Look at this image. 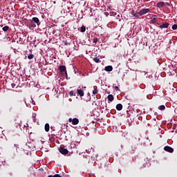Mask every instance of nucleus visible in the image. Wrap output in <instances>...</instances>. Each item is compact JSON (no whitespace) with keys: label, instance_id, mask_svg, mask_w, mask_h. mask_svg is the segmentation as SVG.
<instances>
[{"label":"nucleus","instance_id":"nucleus-1","mask_svg":"<svg viewBox=\"0 0 177 177\" xmlns=\"http://www.w3.org/2000/svg\"><path fill=\"white\" fill-rule=\"evenodd\" d=\"M30 27H33V28H35L37 27V26H39V24H41V22H39V19H38V17L32 18V19H30Z\"/></svg>","mask_w":177,"mask_h":177},{"label":"nucleus","instance_id":"nucleus-2","mask_svg":"<svg viewBox=\"0 0 177 177\" xmlns=\"http://www.w3.org/2000/svg\"><path fill=\"white\" fill-rule=\"evenodd\" d=\"M68 122H72V125H78V124L80 123V120H78V118H75L73 119L70 118L68 119Z\"/></svg>","mask_w":177,"mask_h":177},{"label":"nucleus","instance_id":"nucleus-3","mask_svg":"<svg viewBox=\"0 0 177 177\" xmlns=\"http://www.w3.org/2000/svg\"><path fill=\"white\" fill-rule=\"evenodd\" d=\"M150 12L149 8H144L139 11L140 16H143V15H147Z\"/></svg>","mask_w":177,"mask_h":177},{"label":"nucleus","instance_id":"nucleus-4","mask_svg":"<svg viewBox=\"0 0 177 177\" xmlns=\"http://www.w3.org/2000/svg\"><path fill=\"white\" fill-rule=\"evenodd\" d=\"M59 151L61 153V154H63L64 156H66V154H68V150L67 149L59 147Z\"/></svg>","mask_w":177,"mask_h":177},{"label":"nucleus","instance_id":"nucleus-5","mask_svg":"<svg viewBox=\"0 0 177 177\" xmlns=\"http://www.w3.org/2000/svg\"><path fill=\"white\" fill-rule=\"evenodd\" d=\"M165 151H167V153H172L174 151V148L169 147V146H165L164 147Z\"/></svg>","mask_w":177,"mask_h":177},{"label":"nucleus","instance_id":"nucleus-6","mask_svg":"<svg viewBox=\"0 0 177 177\" xmlns=\"http://www.w3.org/2000/svg\"><path fill=\"white\" fill-rule=\"evenodd\" d=\"M169 27V23L163 22L162 25L160 26V28H168Z\"/></svg>","mask_w":177,"mask_h":177},{"label":"nucleus","instance_id":"nucleus-7","mask_svg":"<svg viewBox=\"0 0 177 177\" xmlns=\"http://www.w3.org/2000/svg\"><path fill=\"white\" fill-rule=\"evenodd\" d=\"M131 15L133 16V17H140V14H139V12H136L135 10H132L131 12Z\"/></svg>","mask_w":177,"mask_h":177},{"label":"nucleus","instance_id":"nucleus-8","mask_svg":"<svg viewBox=\"0 0 177 177\" xmlns=\"http://www.w3.org/2000/svg\"><path fill=\"white\" fill-rule=\"evenodd\" d=\"M156 6H157L158 8H164V6H165V3H164L163 1L158 2V3L156 4Z\"/></svg>","mask_w":177,"mask_h":177},{"label":"nucleus","instance_id":"nucleus-9","mask_svg":"<svg viewBox=\"0 0 177 177\" xmlns=\"http://www.w3.org/2000/svg\"><path fill=\"white\" fill-rule=\"evenodd\" d=\"M104 70H105V71H108V72L113 71V66H107L105 67Z\"/></svg>","mask_w":177,"mask_h":177},{"label":"nucleus","instance_id":"nucleus-10","mask_svg":"<svg viewBox=\"0 0 177 177\" xmlns=\"http://www.w3.org/2000/svg\"><path fill=\"white\" fill-rule=\"evenodd\" d=\"M59 71H60L61 73H64V71H65L66 73H67V71H66V66H59Z\"/></svg>","mask_w":177,"mask_h":177},{"label":"nucleus","instance_id":"nucleus-11","mask_svg":"<svg viewBox=\"0 0 177 177\" xmlns=\"http://www.w3.org/2000/svg\"><path fill=\"white\" fill-rule=\"evenodd\" d=\"M116 109L118 111H121V110H122V104H118L116 105Z\"/></svg>","mask_w":177,"mask_h":177},{"label":"nucleus","instance_id":"nucleus-12","mask_svg":"<svg viewBox=\"0 0 177 177\" xmlns=\"http://www.w3.org/2000/svg\"><path fill=\"white\" fill-rule=\"evenodd\" d=\"M77 94L80 95L81 97L84 96V93L82 91V89H77Z\"/></svg>","mask_w":177,"mask_h":177},{"label":"nucleus","instance_id":"nucleus-13","mask_svg":"<svg viewBox=\"0 0 177 177\" xmlns=\"http://www.w3.org/2000/svg\"><path fill=\"white\" fill-rule=\"evenodd\" d=\"M107 99L109 102H113L114 100V96L113 95H109Z\"/></svg>","mask_w":177,"mask_h":177},{"label":"nucleus","instance_id":"nucleus-14","mask_svg":"<svg viewBox=\"0 0 177 177\" xmlns=\"http://www.w3.org/2000/svg\"><path fill=\"white\" fill-rule=\"evenodd\" d=\"M50 128V127L49 126V124L46 123L44 126V129H45L46 132H49Z\"/></svg>","mask_w":177,"mask_h":177},{"label":"nucleus","instance_id":"nucleus-15","mask_svg":"<svg viewBox=\"0 0 177 177\" xmlns=\"http://www.w3.org/2000/svg\"><path fill=\"white\" fill-rule=\"evenodd\" d=\"M158 110H160V111H164L165 110V105H160L158 106Z\"/></svg>","mask_w":177,"mask_h":177},{"label":"nucleus","instance_id":"nucleus-16","mask_svg":"<svg viewBox=\"0 0 177 177\" xmlns=\"http://www.w3.org/2000/svg\"><path fill=\"white\" fill-rule=\"evenodd\" d=\"M93 60H94V62H95V63H100V59H99V58L97 57L93 58Z\"/></svg>","mask_w":177,"mask_h":177},{"label":"nucleus","instance_id":"nucleus-17","mask_svg":"<svg viewBox=\"0 0 177 177\" xmlns=\"http://www.w3.org/2000/svg\"><path fill=\"white\" fill-rule=\"evenodd\" d=\"M85 31H86V28L85 26H82L81 27L80 32H85Z\"/></svg>","mask_w":177,"mask_h":177},{"label":"nucleus","instance_id":"nucleus-18","mask_svg":"<svg viewBox=\"0 0 177 177\" xmlns=\"http://www.w3.org/2000/svg\"><path fill=\"white\" fill-rule=\"evenodd\" d=\"M151 21L153 24H155V23H157V17L152 18Z\"/></svg>","mask_w":177,"mask_h":177},{"label":"nucleus","instance_id":"nucleus-19","mask_svg":"<svg viewBox=\"0 0 177 177\" xmlns=\"http://www.w3.org/2000/svg\"><path fill=\"white\" fill-rule=\"evenodd\" d=\"M2 30H3V31L6 32V31H8V30H9V26H6L3 27Z\"/></svg>","mask_w":177,"mask_h":177},{"label":"nucleus","instance_id":"nucleus-20","mask_svg":"<svg viewBox=\"0 0 177 177\" xmlns=\"http://www.w3.org/2000/svg\"><path fill=\"white\" fill-rule=\"evenodd\" d=\"M28 59H29V60L34 59V55L30 54L29 55H28Z\"/></svg>","mask_w":177,"mask_h":177},{"label":"nucleus","instance_id":"nucleus-21","mask_svg":"<svg viewBox=\"0 0 177 177\" xmlns=\"http://www.w3.org/2000/svg\"><path fill=\"white\" fill-rule=\"evenodd\" d=\"M48 177H62V176H60V174H55L54 176L49 175Z\"/></svg>","mask_w":177,"mask_h":177},{"label":"nucleus","instance_id":"nucleus-22","mask_svg":"<svg viewBox=\"0 0 177 177\" xmlns=\"http://www.w3.org/2000/svg\"><path fill=\"white\" fill-rule=\"evenodd\" d=\"M97 41H99V39H97V37H95L93 40V44H97Z\"/></svg>","mask_w":177,"mask_h":177},{"label":"nucleus","instance_id":"nucleus-23","mask_svg":"<svg viewBox=\"0 0 177 177\" xmlns=\"http://www.w3.org/2000/svg\"><path fill=\"white\" fill-rule=\"evenodd\" d=\"M171 28H172V30H176V29H177V24H174V25L171 26Z\"/></svg>","mask_w":177,"mask_h":177},{"label":"nucleus","instance_id":"nucleus-24","mask_svg":"<svg viewBox=\"0 0 177 177\" xmlns=\"http://www.w3.org/2000/svg\"><path fill=\"white\" fill-rule=\"evenodd\" d=\"M113 89L115 90V91H120V88H118V86H113Z\"/></svg>","mask_w":177,"mask_h":177},{"label":"nucleus","instance_id":"nucleus-25","mask_svg":"<svg viewBox=\"0 0 177 177\" xmlns=\"http://www.w3.org/2000/svg\"><path fill=\"white\" fill-rule=\"evenodd\" d=\"M97 93V89L95 88L93 91V95H96Z\"/></svg>","mask_w":177,"mask_h":177},{"label":"nucleus","instance_id":"nucleus-26","mask_svg":"<svg viewBox=\"0 0 177 177\" xmlns=\"http://www.w3.org/2000/svg\"><path fill=\"white\" fill-rule=\"evenodd\" d=\"M69 95L70 96H74V91H70Z\"/></svg>","mask_w":177,"mask_h":177},{"label":"nucleus","instance_id":"nucleus-27","mask_svg":"<svg viewBox=\"0 0 177 177\" xmlns=\"http://www.w3.org/2000/svg\"><path fill=\"white\" fill-rule=\"evenodd\" d=\"M11 85L12 88H15L16 86V84L15 83L12 84Z\"/></svg>","mask_w":177,"mask_h":177},{"label":"nucleus","instance_id":"nucleus-28","mask_svg":"<svg viewBox=\"0 0 177 177\" xmlns=\"http://www.w3.org/2000/svg\"><path fill=\"white\" fill-rule=\"evenodd\" d=\"M14 146H15V147H16V148H19V145H17V144H15Z\"/></svg>","mask_w":177,"mask_h":177},{"label":"nucleus","instance_id":"nucleus-29","mask_svg":"<svg viewBox=\"0 0 177 177\" xmlns=\"http://www.w3.org/2000/svg\"><path fill=\"white\" fill-rule=\"evenodd\" d=\"M64 45H68V42L67 41H64Z\"/></svg>","mask_w":177,"mask_h":177},{"label":"nucleus","instance_id":"nucleus-30","mask_svg":"<svg viewBox=\"0 0 177 177\" xmlns=\"http://www.w3.org/2000/svg\"><path fill=\"white\" fill-rule=\"evenodd\" d=\"M21 101L19 100L18 101V104H21Z\"/></svg>","mask_w":177,"mask_h":177}]
</instances>
